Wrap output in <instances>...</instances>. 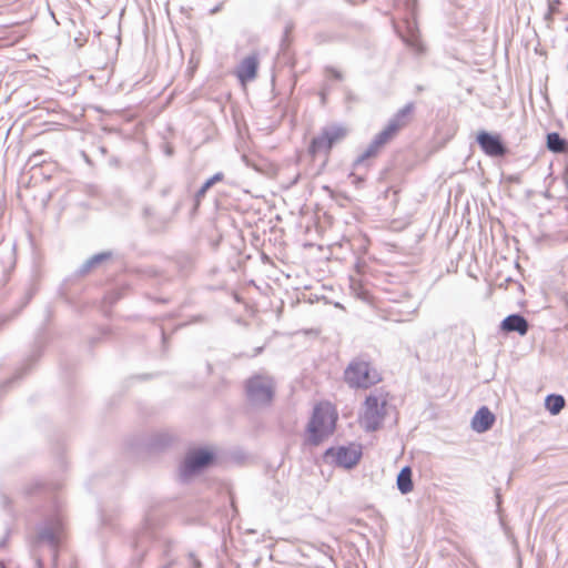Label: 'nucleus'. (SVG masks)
<instances>
[{"label":"nucleus","mask_w":568,"mask_h":568,"mask_svg":"<svg viewBox=\"0 0 568 568\" xmlns=\"http://www.w3.org/2000/svg\"><path fill=\"white\" fill-rule=\"evenodd\" d=\"M346 135V128L337 124L327 125L322 129V132L317 136L313 138L308 151L312 156L320 153L327 154L333 145L343 140Z\"/></svg>","instance_id":"nucleus-4"},{"label":"nucleus","mask_w":568,"mask_h":568,"mask_svg":"<svg viewBox=\"0 0 568 568\" xmlns=\"http://www.w3.org/2000/svg\"><path fill=\"white\" fill-rule=\"evenodd\" d=\"M386 400L377 396L369 395L365 400V410L361 423L367 432H374L379 428L385 416Z\"/></svg>","instance_id":"nucleus-7"},{"label":"nucleus","mask_w":568,"mask_h":568,"mask_svg":"<svg viewBox=\"0 0 568 568\" xmlns=\"http://www.w3.org/2000/svg\"><path fill=\"white\" fill-rule=\"evenodd\" d=\"M217 10H219V7L214 8V9L212 10V13L217 12Z\"/></svg>","instance_id":"nucleus-23"},{"label":"nucleus","mask_w":568,"mask_h":568,"mask_svg":"<svg viewBox=\"0 0 568 568\" xmlns=\"http://www.w3.org/2000/svg\"><path fill=\"white\" fill-rule=\"evenodd\" d=\"M246 395L253 405H267L274 395V382L268 376L256 375L246 383Z\"/></svg>","instance_id":"nucleus-5"},{"label":"nucleus","mask_w":568,"mask_h":568,"mask_svg":"<svg viewBox=\"0 0 568 568\" xmlns=\"http://www.w3.org/2000/svg\"><path fill=\"white\" fill-rule=\"evenodd\" d=\"M407 29H408V34L403 36V40L406 42L407 45H409L415 51L422 52L423 45L420 43L419 34H418V31L416 30L415 26H413V23L408 22Z\"/></svg>","instance_id":"nucleus-17"},{"label":"nucleus","mask_w":568,"mask_h":568,"mask_svg":"<svg viewBox=\"0 0 568 568\" xmlns=\"http://www.w3.org/2000/svg\"><path fill=\"white\" fill-rule=\"evenodd\" d=\"M0 568H2V567L0 566Z\"/></svg>","instance_id":"nucleus-24"},{"label":"nucleus","mask_w":568,"mask_h":568,"mask_svg":"<svg viewBox=\"0 0 568 568\" xmlns=\"http://www.w3.org/2000/svg\"><path fill=\"white\" fill-rule=\"evenodd\" d=\"M214 459L213 452L204 448L191 450L181 467V475L186 478L205 467H207Z\"/></svg>","instance_id":"nucleus-9"},{"label":"nucleus","mask_w":568,"mask_h":568,"mask_svg":"<svg viewBox=\"0 0 568 568\" xmlns=\"http://www.w3.org/2000/svg\"><path fill=\"white\" fill-rule=\"evenodd\" d=\"M476 140L480 149L489 156L499 158L507 153V148L498 134L480 131Z\"/></svg>","instance_id":"nucleus-10"},{"label":"nucleus","mask_w":568,"mask_h":568,"mask_svg":"<svg viewBox=\"0 0 568 568\" xmlns=\"http://www.w3.org/2000/svg\"><path fill=\"white\" fill-rule=\"evenodd\" d=\"M335 423L336 415L329 404L316 405L307 425V442L314 446L322 443L333 433Z\"/></svg>","instance_id":"nucleus-2"},{"label":"nucleus","mask_w":568,"mask_h":568,"mask_svg":"<svg viewBox=\"0 0 568 568\" xmlns=\"http://www.w3.org/2000/svg\"><path fill=\"white\" fill-rule=\"evenodd\" d=\"M495 422V415L488 407H480L471 419V428L477 433H485L491 428Z\"/></svg>","instance_id":"nucleus-13"},{"label":"nucleus","mask_w":568,"mask_h":568,"mask_svg":"<svg viewBox=\"0 0 568 568\" xmlns=\"http://www.w3.org/2000/svg\"><path fill=\"white\" fill-rule=\"evenodd\" d=\"M345 381L351 387L368 388L379 381L375 369L365 361L355 359L345 369Z\"/></svg>","instance_id":"nucleus-3"},{"label":"nucleus","mask_w":568,"mask_h":568,"mask_svg":"<svg viewBox=\"0 0 568 568\" xmlns=\"http://www.w3.org/2000/svg\"><path fill=\"white\" fill-rule=\"evenodd\" d=\"M397 488L402 494H408L413 490L412 469L406 466L397 475Z\"/></svg>","instance_id":"nucleus-15"},{"label":"nucleus","mask_w":568,"mask_h":568,"mask_svg":"<svg viewBox=\"0 0 568 568\" xmlns=\"http://www.w3.org/2000/svg\"><path fill=\"white\" fill-rule=\"evenodd\" d=\"M414 110L413 103H407L402 108L368 144V146L356 158L354 166L358 168L371 158H375L381 150L397 134V132L408 123V118Z\"/></svg>","instance_id":"nucleus-1"},{"label":"nucleus","mask_w":568,"mask_h":568,"mask_svg":"<svg viewBox=\"0 0 568 568\" xmlns=\"http://www.w3.org/2000/svg\"><path fill=\"white\" fill-rule=\"evenodd\" d=\"M64 535V524L60 515L48 518L38 528V540L47 542L53 550V559H57V548Z\"/></svg>","instance_id":"nucleus-6"},{"label":"nucleus","mask_w":568,"mask_h":568,"mask_svg":"<svg viewBox=\"0 0 568 568\" xmlns=\"http://www.w3.org/2000/svg\"><path fill=\"white\" fill-rule=\"evenodd\" d=\"M325 98H326V89H324V91L322 92V102L323 103L325 102Z\"/></svg>","instance_id":"nucleus-22"},{"label":"nucleus","mask_w":568,"mask_h":568,"mask_svg":"<svg viewBox=\"0 0 568 568\" xmlns=\"http://www.w3.org/2000/svg\"><path fill=\"white\" fill-rule=\"evenodd\" d=\"M325 72H326V77L327 78H332V79L337 80V81H342L343 80V74L338 70H336L334 68L328 67V68H326Z\"/></svg>","instance_id":"nucleus-20"},{"label":"nucleus","mask_w":568,"mask_h":568,"mask_svg":"<svg viewBox=\"0 0 568 568\" xmlns=\"http://www.w3.org/2000/svg\"><path fill=\"white\" fill-rule=\"evenodd\" d=\"M258 60L256 55L244 58L237 67L236 77L242 83L252 81L256 77Z\"/></svg>","instance_id":"nucleus-11"},{"label":"nucleus","mask_w":568,"mask_h":568,"mask_svg":"<svg viewBox=\"0 0 568 568\" xmlns=\"http://www.w3.org/2000/svg\"><path fill=\"white\" fill-rule=\"evenodd\" d=\"M545 406L552 415H557L565 407V398L561 395H548L545 400Z\"/></svg>","instance_id":"nucleus-18"},{"label":"nucleus","mask_w":568,"mask_h":568,"mask_svg":"<svg viewBox=\"0 0 568 568\" xmlns=\"http://www.w3.org/2000/svg\"><path fill=\"white\" fill-rule=\"evenodd\" d=\"M500 328L506 333L516 332L519 335L524 336L528 332L529 324L523 315L511 314L503 320Z\"/></svg>","instance_id":"nucleus-12"},{"label":"nucleus","mask_w":568,"mask_h":568,"mask_svg":"<svg viewBox=\"0 0 568 568\" xmlns=\"http://www.w3.org/2000/svg\"><path fill=\"white\" fill-rule=\"evenodd\" d=\"M111 257V253L110 252H102V253H98V254H94L93 256H91L90 258H88L79 268V274L80 275H85L88 274L91 270H93L94 267H97L98 265H100L102 262L109 260Z\"/></svg>","instance_id":"nucleus-14"},{"label":"nucleus","mask_w":568,"mask_h":568,"mask_svg":"<svg viewBox=\"0 0 568 568\" xmlns=\"http://www.w3.org/2000/svg\"><path fill=\"white\" fill-rule=\"evenodd\" d=\"M362 452L357 446H341L328 448L325 452V459L344 468H353L361 459Z\"/></svg>","instance_id":"nucleus-8"},{"label":"nucleus","mask_w":568,"mask_h":568,"mask_svg":"<svg viewBox=\"0 0 568 568\" xmlns=\"http://www.w3.org/2000/svg\"><path fill=\"white\" fill-rule=\"evenodd\" d=\"M559 4V1L556 0L554 2H549V6H548V11L547 13L545 14V20H547L548 22L551 21V17L552 14L557 11V6Z\"/></svg>","instance_id":"nucleus-21"},{"label":"nucleus","mask_w":568,"mask_h":568,"mask_svg":"<svg viewBox=\"0 0 568 568\" xmlns=\"http://www.w3.org/2000/svg\"><path fill=\"white\" fill-rule=\"evenodd\" d=\"M224 178L222 172L215 173L213 176H211L209 180L204 182V184L201 186V189L196 193V197H202L205 195L207 190L212 187L215 183L222 181Z\"/></svg>","instance_id":"nucleus-19"},{"label":"nucleus","mask_w":568,"mask_h":568,"mask_svg":"<svg viewBox=\"0 0 568 568\" xmlns=\"http://www.w3.org/2000/svg\"><path fill=\"white\" fill-rule=\"evenodd\" d=\"M547 148L551 152L562 153L567 150V141L559 133L551 132L547 134Z\"/></svg>","instance_id":"nucleus-16"}]
</instances>
